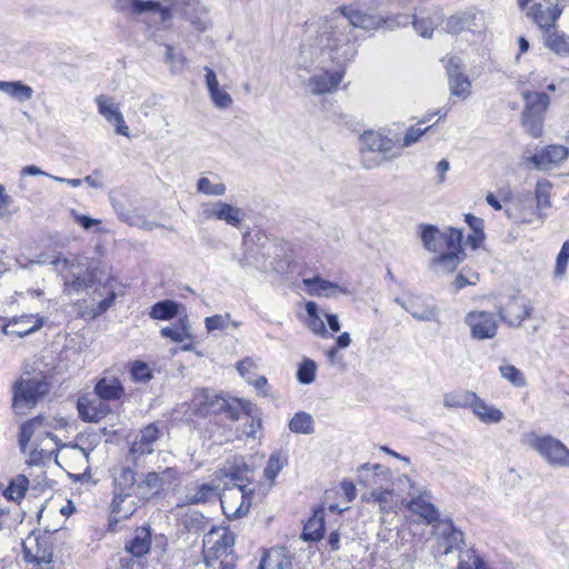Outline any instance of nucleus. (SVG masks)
Returning <instances> with one entry per match:
<instances>
[{
	"mask_svg": "<svg viewBox=\"0 0 569 569\" xmlns=\"http://www.w3.org/2000/svg\"><path fill=\"white\" fill-rule=\"evenodd\" d=\"M113 492L112 493H136V471L127 466L116 467L113 469Z\"/></svg>",
	"mask_w": 569,
	"mask_h": 569,
	"instance_id": "31",
	"label": "nucleus"
},
{
	"mask_svg": "<svg viewBox=\"0 0 569 569\" xmlns=\"http://www.w3.org/2000/svg\"><path fill=\"white\" fill-rule=\"evenodd\" d=\"M217 478L230 479L233 485H246L249 486L251 481V470L242 458H232L226 461L222 468L217 471Z\"/></svg>",
	"mask_w": 569,
	"mask_h": 569,
	"instance_id": "19",
	"label": "nucleus"
},
{
	"mask_svg": "<svg viewBox=\"0 0 569 569\" xmlns=\"http://www.w3.org/2000/svg\"><path fill=\"white\" fill-rule=\"evenodd\" d=\"M289 429L295 433L310 435L313 432V418L306 412L296 413L290 422Z\"/></svg>",
	"mask_w": 569,
	"mask_h": 569,
	"instance_id": "47",
	"label": "nucleus"
},
{
	"mask_svg": "<svg viewBox=\"0 0 569 569\" xmlns=\"http://www.w3.org/2000/svg\"><path fill=\"white\" fill-rule=\"evenodd\" d=\"M182 14L198 32H203L211 26L207 8L198 0H186Z\"/></svg>",
	"mask_w": 569,
	"mask_h": 569,
	"instance_id": "23",
	"label": "nucleus"
},
{
	"mask_svg": "<svg viewBox=\"0 0 569 569\" xmlns=\"http://www.w3.org/2000/svg\"><path fill=\"white\" fill-rule=\"evenodd\" d=\"M458 569H487V567L475 550H467L460 557Z\"/></svg>",
	"mask_w": 569,
	"mask_h": 569,
	"instance_id": "50",
	"label": "nucleus"
},
{
	"mask_svg": "<svg viewBox=\"0 0 569 569\" xmlns=\"http://www.w3.org/2000/svg\"><path fill=\"white\" fill-rule=\"evenodd\" d=\"M259 569H292L291 559L286 548L270 549L262 558Z\"/></svg>",
	"mask_w": 569,
	"mask_h": 569,
	"instance_id": "32",
	"label": "nucleus"
},
{
	"mask_svg": "<svg viewBox=\"0 0 569 569\" xmlns=\"http://www.w3.org/2000/svg\"><path fill=\"white\" fill-rule=\"evenodd\" d=\"M568 157V149L553 144L541 149L528 160L540 170H548L552 164H559Z\"/></svg>",
	"mask_w": 569,
	"mask_h": 569,
	"instance_id": "22",
	"label": "nucleus"
},
{
	"mask_svg": "<svg viewBox=\"0 0 569 569\" xmlns=\"http://www.w3.org/2000/svg\"><path fill=\"white\" fill-rule=\"evenodd\" d=\"M283 461L279 452H273L264 468V476L269 480H273L283 468Z\"/></svg>",
	"mask_w": 569,
	"mask_h": 569,
	"instance_id": "58",
	"label": "nucleus"
},
{
	"mask_svg": "<svg viewBox=\"0 0 569 569\" xmlns=\"http://www.w3.org/2000/svg\"><path fill=\"white\" fill-rule=\"evenodd\" d=\"M521 121L526 131L533 138H538L542 134V116H533L522 112Z\"/></svg>",
	"mask_w": 569,
	"mask_h": 569,
	"instance_id": "53",
	"label": "nucleus"
},
{
	"mask_svg": "<svg viewBox=\"0 0 569 569\" xmlns=\"http://www.w3.org/2000/svg\"><path fill=\"white\" fill-rule=\"evenodd\" d=\"M209 94L217 108L228 109L232 104L231 96L220 88L212 90Z\"/></svg>",
	"mask_w": 569,
	"mask_h": 569,
	"instance_id": "62",
	"label": "nucleus"
},
{
	"mask_svg": "<svg viewBox=\"0 0 569 569\" xmlns=\"http://www.w3.org/2000/svg\"><path fill=\"white\" fill-rule=\"evenodd\" d=\"M96 103L99 113L110 123L114 124L116 133L124 137H129L130 131L128 126L124 123L123 116L119 109V106L114 103L113 99L106 94L96 97Z\"/></svg>",
	"mask_w": 569,
	"mask_h": 569,
	"instance_id": "18",
	"label": "nucleus"
},
{
	"mask_svg": "<svg viewBox=\"0 0 569 569\" xmlns=\"http://www.w3.org/2000/svg\"><path fill=\"white\" fill-rule=\"evenodd\" d=\"M130 376L133 381L146 383L152 378V372L146 362L134 361L130 367Z\"/></svg>",
	"mask_w": 569,
	"mask_h": 569,
	"instance_id": "55",
	"label": "nucleus"
},
{
	"mask_svg": "<svg viewBox=\"0 0 569 569\" xmlns=\"http://www.w3.org/2000/svg\"><path fill=\"white\" fill-rule=\"evenodd\" d=\"M241 409L246 416V422L241 428V435L247 438H257L258 432L262 427L261 418L256 415V407L250 402L242 400L240 401Z\"/></svg>",
	"mask_w": 569,
	"mask_h": 569,
	"instance_id": "33",
	"label": "nucleus"
},
{
	"mask_svg": "<svg viewBox=\"0 0 569 569\" xmlns=\"http://www.w3.org/2000/svg\"><path fill=\"white\" fill-rule=\"evenodd\" d=\"M70 216L72 217L74 222H77L79 226H81L86 230H89L90 228L101 223V221L99 219H93L86 214L79 213L74 209L70 210Z\"/></svg>",
	"mask_w": 569,
	"mask_h": 569,
	"instance_id": "64",
	"label": "nucleus"
},
{
	"mask_svg": "<svg viewBox=\"0 0 569 569\" xmlns=\"http://www.w3.org/2000/svg\"><path fill=\"white\" fill-rule=\"evenodd\" d=\"M361 144L362 149L378 151L381 153L391 151L395 146L392 139H389L376 131H366L361 136Z\"/></svg>",
	"mask_w": 569,
	"mask_h": 569,
	"instance_id": "34",
	"label": "nucleus"
},
{
	"mask_svg": "<svg viewBox=\"0 0 569 569\" xmlns=\"http://www.w3.org/2000/svg\"><path fill=\"white\" fill-rule=\"evenodd\" d=\"M39 264H51L58 271H70L71 278L66 277L64 290L68 292H81L87 288L92 287L96 278V268L92 266H84L80 259H69L58 253L54 257L41 254L37 260Z\"/></svg>",
	"mask_w": 569,
	"mask_h": 569,
	"instance_id": "5",
	"label": "nucleus"
},
{
	"mask_svg": "<svg viewBox=\"0 0 569 569\" xmlns=\"http://www.w3.org/2000/svg\"><path fill=\"white\" fill-rule=\"evenodd\" d=\"M28 486V478L23 475H19L11 480L9 487L4 491V495L11 500H18L24 496Z\"/></svg>",
	"mask_w": 569,
	"mask_h": 569,
	"instance_id": "48",
	"label": "nucleus"
},
{
	"mask_svg": "<svg viewBox=\"0 0 569 569\" xmlns=\"http://www.w3.org/2000/svg\"><path fill=\"white\" fill-rule=\"evenodd\" d=\"M164 62L170 66L172 70H178L183 67L184 57L180 52H176L174 48L166 44Z\"/></svg>",
	"mask_w": 569,
	"mask_h": 569,
	"instance_id": "61",
	"label": "nucleus"
},
{
	"mask_svg": "<svg viewBox=\"0 0 569 569\" xmlns=\"http://www.w3.org/2000/svg\"><path fill=\"white\" fill-rule=\"evenodd\" d=\"M408 507L412 513L419 516L427 523H432L439 519V511L427 493L412 498Z\"/></svg>",
	"mask_w": 569,
	"mask_h": 569,
	"instance_id": "30",
	"label": "nucleus"
},
{
	"mask_svg": "<svg viewBox=\"0 0 569 569\" xmlns=\"http://www.w3.org/2000/svg\"><path fill=\"white\" fill-rule=\"evenodd\" d=\"M49 389L50 383L41 372L22 375L13 385L12 407L14 411L24 415L49 392Z\"/></svg>",
	"mask_w": 569,
	"mask_h": 569,
	"instance_id": "6",
	"label": "nucleus"
},
{
	"mask_svg": "<svg viewBox=\"0 0 569 569\" xmlns=\"http://www.w3.org/2000/svg\"><path fill=\"white\" fill-rule=\"evenodd\" d=\"M473 413L485 423H498L502 420L503 413L493 406L488 405L476 396L471 405Z\"/></svg>",
	"mask_w": 569,
	"mask_h": 569,
	"instance_id": "38",
	"label": "nucleus"
},
{
	"mask_svg": "<svg viewBox=\"0 0 569 569\" xmlns=\"http://www.w3.org/2000/svg\"><path fill=\"white\" fill-rule=\"evenodd\" d=\"M476 400V393L467 390H459L445 395L443 406L447 408L471 407Z\"/></svg>",
	"mask_w": 569,
	"mask_h": 569,
	"instance_id": "43",
	"label": "nucleus"
},
{
	"mask_svg": "<svg viewBox=\"0 0 569 569\" xmlns=\"http://www.w3.org/2000/svg\"><path fill=\"white\" fill-rule=\"evenodd\" d=\"M532 308L522 299L513 297L498 307L500 319L509 327L519 328L531 317Z\"/></svg>",
	"mask_w": 569,
	"mask_h": 569,
	"instance_id": "13",
	"label": "nucleus"
},
{
	"mask_svg": "<svg viewBox=\"0 0 569 569\" xmlns=\"http://www.w3.org/2000/svg\"><path fill=\"white\" fill-rule=\"evenodd\" d=\"M306 326L308 329H310L317 336L325 337L327 335V329L323 322L326 312L320 310L315 301H308L306 303Z\"/></svg>",
	"mask_w": 569,
	"mask_h": 569,
	"instance_id": "35",
	"label": "nucleus"
},
{
	"mask_svg": "<svg viewBox=\"0 0 569 569\" xmlns=\"http://www.w3.org/2000/svg\"><path fill=\"white\" fill-rule=\"evenodd\" d=\"M218 487L210 483H202L194 488H188L184 496V503H204L217 496Z\"/></svg>",
	"mask_w": 569,
	"mask_h": 569,
	"instance_id": "39",
	"label": "nucleus"
},
{
	"mask_svg": "<svg viewBox=\"0 0 569 569\" xmlns=\"http://www.w3.org/2000/svg\"><path fill=\"white\" fill-rule=\"evenodd\" d=\"M133 11L136 13H143L147 11L157 12L159 13L162 22H166L172 17L170 9L162 7L157 1L133 0Z\"/></svg>",
	"mask_w": 569,
	"mask_h": 569,
	"instance_id": "46",
	"label": "nucleus"
},
{
	"mask_svg": "<svg viewBox=\"0 0 569 569\" xmlns=\"http://www.w3.org/2000/svg\"><path fill=\"white\" fill-rule=\"evenodd\" d=\"M234 537L227 528L209 531L203 539L204 558L210 567H216V560L233 553Z\"/></svg>",
	"mask_w": 569,
	"mask_h": 569,
	"instance_id": "10",
	"label": "nucleus"
},
{
	"mask_svg": "<svg viewBox=\"0 0 569 569\" xmlns=\"http://www.w3.org/2000/svg\"><path fill=\"white\" fill-rule=\"evenodd\" d=\"M446 68L451 94L466 99L470 94L471 83L467 76L458 71L459 59L450 58Z\"/></svg>",
	"mask_w": 569,
	"mask_h": 569,
	"instance_id": "21",
	"label": "nucleus"
},
{
	"mask_svg": "<svg viewBox=\"0 0 569 569\" xmlns=\"http://www.w3.org/2000/svg\"><path fill=\"white\" fill-rule=\"evenodd\" d=\"M163 481L157 472H148L144 477L137 481L136 496L138 501L144 502L160 492Z\"/></svg>",
	"mask_w": 569,
	"mask_h": 569,
	"instance_id": "28",
	"label": "nucleus"
},
{
	"mask_svg": "<svg viewBox=\"0 0 569 569\" xmlns=\"http://www.w3.org/2000/svg\"><path fill=\"white\" fill-rule=\"evenodd\" d=\"M229 313L213 315L204 319L206 329L208 332L216 330H224L229 327Z\"/></svg>",
	"mask_w": 569,
	"mask_h": 569,
	"instance_id": "57",
	"label": "nucleus"
},
{
	"mask_svg": "<svg viewBox=\"0 0 569 569\" xmlns=\"http://www.w3.org/2000/svg\"><path fill=\"white\" fill-rule=\"evenodd\" d=\"M118 217L121 221L129 226L139 227L146 230H152L153 223L148 221L143 216H140L133 211H118Z\"/></svg>",
	"mask_w": 569,
	"mask_h": 569,
	"instance_id": "51",
	"label": "nucleus"
},
{
	"mask_svg": "<svg viewBox=\"0 0 569 569\" xmlns=\"http://www.w3.org/2000/svg\"><path fill=\"white\" fill-rule=\"evenodd\" d=\"M43 325L44 318L39 313L21 315L9 319L3 326V332L6 335L26 337L41 329Z\"/></svg>",
	"mask_w": 569,
	"mask_h": 569,
	"instance_id": "17",
	"label": "nucleus"
},
{
	"mask_svg": "<svg viewBox=\"0 0 569 569\" xmlns=\"http://www.w3.org/2000/svg\"><path fill=\"white\" fill-rule=\"evenodd\" d=\"M139 502L134 492L113 493L110 505L112 520L119 522L129 519L138 510Z\"/></svg>",
	"mask_w": 569,
	"mask_h": 569,
	"instance_id": "20",
	"label": "nucleus"
},
{
	"mask_svg": "<svg viewBox=\"0 0 569 569\" xmlns=\"http://www.w3.org/2000/svg\"><path fill=\"white\" fill-rule=\"evenodd\" d=\"M437 552L448 555L453 550H458L463 543V533L453 527L450 521H441L436 527Z\"/></svg>",
	"mask_w": 569,
	"mask_h": 569,
	"instance_id": "14",
	"label": "nucleus"
},
{
	"mask_svg": "<svg viewBox=\"0 0 569 569\" xmlns=\"http://www.w3.org/2000/svg\"><path fill=\"white\" fill-rule=\"evenodd\" d=\"M161 335L166 338L171 339L174 342H183L186 340L192 339L187 318L180 319L179 323L172 327L162 328Z\"/></svg>",
	"mask_w": 569,
	"mask_h": 569,
	"instance_id": "42",
	"label": "nucleus"
},
{
	"mask_svg": "<svg viewBox=\"0 0 569 569\" xmlns=\"http://www.w3.org/2000/svg\"><path fill=\"white\" fill-rule=\"evenodd\" d=\"M348 20V24H338L333 18L323 20L305 52L320 58L321 63L336 62L346 66L358 51L355 29L377 30L386 20L377 11L373 0H358L335 10Z\"/></svg>",
	"mask_w": 569,
	"mask_h": 569,
	"instance_id": "1",
	"label": "nucleus"
},
{
	"mask_svg": "<svg viewBox=\"0 0 569 569\" xmlns=\"http://www.w3.org/2000/svg\"><path fill=\"white\" fill-rule=\"evenodd\" d=\"M306 289L311 296L335 297L337 295H348V290L336 282L328 281L320 277L306 278L302 280Z\"/></svg>",
	"mask_w": 569,
	"mask_h": 569,
	"instance_id": "26",
	"label": "nucleus"
},
{
	"mask_svg": "<svg viewBox=\"0 0 569 569\" xmlns=\"http://www.w3.org/2000/svg\"><path fill=\"white\" fill-rule=\"evenodd\" d=\"M395 301L399 306H401V308H403L407 312H409L415 319H417L419 321L435 320L438 315V310L436 307H427L422 311H420V310L412 309L410 306H408L405 301H402L399 298H396Z\"/></svg>",
	"mask_w": 569,
	"mask_h": 569,
	"instance_id": "49",
	"label": "nucleus"
},
{
	"mask_svg": "<svg viewBox=\"0 0 569 569\" xmlns=\"http://www.w3.org/2000/svg\"><path fill=\"white\" fill-rule=\"evenodd\" d=\"M253 490L246 485L224 487L219 495L221 508L227 518H241L251 507Z\"/></svg>",
	"mask_w": 569,
	"mask_h": 569,
	"instance_id": "9",
	"label": "nucleus"
},
{
	"mask_svg": "<svg viewBox=\"0 0 569 569\" xmlns=\"http://www.w3.org/2000/svg\"><path fill=\"white\" fill-rule=\"evenodd\" d=\"M389 472L381 465H362L358 469V482L366 488H372L369 495L363 498L367 502H372L379 506L382 512L392 511L398 505V497L393 489L382 488L380 482L382 479H388Z\"/></svg>",
	"mask_w": 569,
	"mask_h": 569,
	"instance_id": "4",
	"label": "nucleus"
},
{
	"mask_svg": "<svg viewBox=\"0 0 569 569\" xmlns=\"http://www.w3.org/2000/svg\"><path fill=\"white\" fill-rule=\"evenodd\" d=\"M28 450H29V458L27 460V463L29 466H40L51 459L49 456H47L44 452H42L41 449H39L32 442H29L27 451Z\"/></svg>",
	"mask_w": 569,
	"mask_h": 569,
	"instance_id": "63",
	"label": "nucleus"
},
{
	"mask_svg": "<svg viewBox=\"0 0 569 569\" xmlns=\"http://www.w3.org/2000/svg\"><path fill=\"white\" fill-rule=\"evenodd\" d=\"M312 41L310 38L306 43L301 47V52L306 57L310 58L311 61H317L322 72L319 74H315L309 79L308 86L310 91L316 94H321L326 92H330L332 89L337 88L342 80L343 76V67L338 66L336 62L327 61L326 63H321V60L318 56L305 52V47Z\"/></svg>",
	"mask_w": 569,
	"mask_h": 569,
	"instance_id": "8",
	"label": "nucleus"
},
{
	"mask_svg": "<svg viewBox=\"0 0 569 569\" xmlns=\"http://www.w3.org/2000/svg\"><path fill=\"white\" fill-rule=\"evenodd\" d=\"M462 233L455 228L440 231L433 226H421V241L430 252L437 253L430 262L431 270L438 273L453 272L465 260L461 246Z\"/></svg>",
	"mask_w": 569,
	"mask_h": 569,
	"instance_id": "2",
	"label": "nucleus"
},
{
	"mask_svg": "<svg viewBox=\"0 0 569 569\" xmlns=\"http://www.w3.org/2000/svg\"><path fill=\"white\" fill-rule=\"evenodd\" d=\"M59 456L63 463L74 471L89 469V453L78 445L63 446Z\"/></svg>",
	"mask_w": 569,
	"mask_h": 569,
	"instance_id": "25",
	"label": "nucleus"
},
{
	"mask_svg": "<svg viewBox=\"0 0 569 569\" xmlns=\"http://www.w3.org/2000/svg\"><path fill=\"white\" fill-rule=\"evenodd\" d=\"M0 91L20 102L28 101L33 96V89L21 81H1Z\"/></svg>",
	"mask_w": 569,
	"mask_h": 569,
	"instance_id": "41",
	"label": "nucleus"
},
{
	"mask_svg": "<svg viewBox=\"0 0 569 569\" xmlns=\"http://www.w3.org/2000/svg\"><path fill=\"white\" fill-rule=\"evenodd\" d=\"M179 305L171 300H163L152 306L149 315L152 319L170 320L178 315Z\"/></svg>",
	"mask_w": 569,
	"mask_h": 569,
	"instance_id": "45",
	"label": "nucleus"
},
{
	"mask_svg": "<svg viewBox=\"0 0 569 569\" xmlns=\"http://www.w3.org/2000/svg\"><path fill=\"white\" fill-rule=\"evenodd\" d=\"M325 516L322 510L315 511L303 527L301 538L305 541H319L323 537Z\"/></svg>",
	"mask_w": 569,
	"mask_h": 569,
	"instance_id": "37",
	"label": "nucleus"
},
{
	"mask_svg": "<svg viewBox=\"0 0 569 569\" xmlns=\"http://www.w3.org/2000/svg\"><path fill=\"white\" fill-rule=\"evenodd\" d=\"M558 2L559 0H543L531 7L529 16L539 26L542 33L547 31L548 28H553L562 13V9L559 7Z\"/></svg>",
	"mask_w": 569,
	"mask_h": 569,
	"instance_id": "15",
	"label": "nucleus"
},
{
	"mask_svg": "<svg viewBox=\"0 0 569 569\" xmlns=\"http://www.w3.org/2000/svg\"><path fill=\"white\" fill-rule=\"evenodd\" d=\"M317 365L313 360L305 359L298 368L297 378L300 383L309 385L315 381Z\"/></svg>",
	"mask_w": 569,
	"mask_h": 569,
	"instance_id": "52",
	"label": "nucleus"
},
{
	"mask_svg": "<svg viewBox=\"0 0 569 569\" xmlns=\"http://www.w3.org/2000/svg\"><path fill=\"white\" fill-rule=\"evenodd\" d=\"M465 322L476 340L492 339L498 331L493 315L487 311H470L466 315Z\"/></svg>",
	"mask_w": 569,
	"mask_h": 569,
	"instance_id": "12",
	"label": "nucleus"
},
{
	"mask_svg": "<svg viewBox=\"0 0 569 569\" xmlns=\"http://www.w3.org/2000/svg\"><path fill=\"white\" fill-rule=\"evenodd\" d=\"M522 97L525 99L523 113L527 114L543 116L550 103L549 97L543 92L526 91Z\"/></svg>",
	"mask_w": 569,
	"mask_h": 569,
	"instance_id": "36",
	"label": "nucleus"
},
{
	"mask_svg": "<svg viewBox=\"0 0 569 569\" xmlns=\"http://www.w3.org/2000/svg\"><path fill=\"white\" fill-rule=\"evenodd\" d=\"M569 261V239L563 242L560 252L557 256L555 274L563 277Z\"/></svg>",
	"mask_w": 569,
	"mask_h": 569,
	"instance_id": "59",
	"label": "nucleus"
},
{
	"mask_svg": "<svg viewBox=\"0 0 569 569\" xmlns=\"http://www.w3.org/2000/svg\"><path fill=\"white\" fill-rule=\"evenodd\" d=\"M226 190V184L218 177H214V180L208 177H201L197 181V192L199 193L218 197L223 196Z\"/></svg>",
	"mask_w": 569,
	"mask_h": 569,
	"instance_id": "44",
	"label": "nucleus"
},
{
	"mask_svg": "<svg viewBox=\"0 0 569 569\" xmlns=\"http://www.w3.org/2000/svg\"><path fill=\"white\" fill-rule=\"evenodd\" d=\"M64 426L62 419L38 416L21 426L19 445L23 452H27L29 442H32L50 458L57 451L58 440L51 432L52 429Z\"/></svg>",
	"mask_w": 569,
	"mask_h": 569,
	"instance_id": "3",
	"label": "nucleus"
},
{
	"mask_svg": "<svg viewBox=\"0 0 569 569\" xmlns=\"http://www.w3.org/2000/svg\"><path fill=\"white\" fill-rule=\"evenodd\" d=\"M521 443L537 452L550 467L569 468V448L553 436L530 431L522 435Z\"/></svg>",
	"mask_w": 569,
	"mask_h": 569,
	"instance_id": "7",
	"label": "nucleus"
},
{
	"mask_svg": "<svg viewBox=\"0 0 569 569\" xmlns=\"http://www.w3.org/2000/svg\"><path fill=\"white\" fill-rule=\"evenodd\" d=\"M200 217L203 220H220L231 227H238L243 220L244 212L241 208L223 201H210L201 206Z\"/></svg>",
	"mask_w": 569,
	"mask_h": 569,
	"instance_id": "11",
	"label": "nucleus"
},
{
	"mask_svg": "<svg viewBox=\"0 0 569 569\" xmlns=\"http://www.w3.org/2000/svg\"><path fill=\"white\" fill-rule=\"evenodd\" d=\"M158 439L159 429L157 426L153 423L148 425L136 436L130 447V453L136 458L151 453L153 451V445Z\"/></svg>",
	"mask_w": 569,
	"mask_h": 569,
	"instance_id": "24",
	"label": "nucleus"
},
{
	"mask_svg": "<svg viewBox=\"0 0 569 569\" xmlns=\"http://www.w3.org/2000/svg\"><path fill=\"white\" fill-rule=\"evenodd\" d=\"M499 371L506 380L511 382L516 387H523L526 385V378L523 373L512 365H503L499 367Z\"/></svg>",
	"mask_w": 569,
	"mask_h": 569,
	"instance_id": "54",
	"label": "nucleus"
},
{
	"mask_svg": "<svg viewBox=\"0 0 569 569\" xmlns=\"http://www.w3.org/2000/svg\"><path fill=\"white\" fill-rule=\"evenodd\" d=\"M151 548V532L147 527L136 529L132 538L127 541L124 549L133 557L146 556Z\"/></svg>",
	"mask_w": 569,
	"mask_h": 569,
	"instance_id": "29",
	"label": "nucleus"
},
{
	"mask_svg": "<svg viewBox=\"0 0 569 569\" xmlns=\"http://www.w3.org/2000/svg\"><path fill=\"white\" fill-rule=\"evenodd\" d=\"M412 23L415 30L423 38H430L436 27L435 21L430 18H415Z\"/></svg>",
	"mask_w": 569,
	"mask_h": 569,
	"instance_id": "60",
	"label": "nucleus"
},
{
	"mask_svg": "<svg viewBox=\"0 0 569 569\" xmlns=\"http://www.w3.org/2000/svg\"><path fill=\"white\" fill-rule=\"evenodd\" d=\"M551 184L547 180L538 181L536 184V201L538 210L550 207Z\"/></svg>",
	"mask_w": 569,
	"mask_h": 569,
	"instance_id": "56",
	"label": "nucleus"
},
{
	"mask_svg": "<svg viewBox=\"0 0 569 569\" xmlns=\"http://www.w3.org/2000/svg\"><path fill=\"white\" fill-rule=\"evenodd\" d=\"M97 396L103 400H116L120 399L123 395V388L120 381L116 378L101 379L94 388Z\"/></svg>",
	"mask_w": 569,
	"mask_h": 569,
	"instance_id": "40",
	"label": "nucleus"
},
{
	"mask_svg": "<svg viewBox=\"0 0 569 569\" xmlns=\"http://www.w3.org/2000/svg\"><path fill=\"white\" fill-rule=\"evenodd\" d=\"M483 26L482 13L472 10L458 12L446 20L445 30L448 33L457 34L462 31H480Z\"/></svg>",
	"mask_w": 569,
	"mask_h": 569,
	"instance_id": "16",
	"label": "nucleus"
},
{
	"mask_svg": "<svg viewBox=\"0 0 569 569\" xmlns=\"http://www.w3.org/2000/svg\"><path fill=\"white\" fill-rule=\"evenodd\" d=\"M542 41L547 49L559 57H569V34L553 28H548L542 33Z\"/></svg>",
	"mask_w": 569,
	"mask_h": 569,
	"instance_id": "27",
	"label": "nucleus"
}]
</instances>
